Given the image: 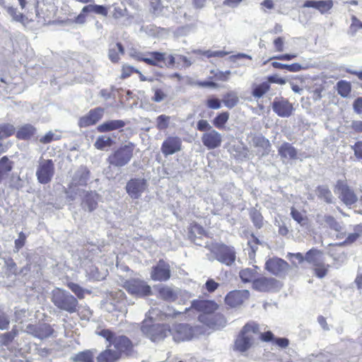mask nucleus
<instances>
[{
	"instance_id": "1",
	"label": "nucleus",
	"mask_w": 362,
	"mask_h": 362,
	"mask_svg": "<svg viewBox=\"0 0 362 362\" xmlns=\"http://www.w3.org/2000/svg\"><path fill=\"white\" fill-rule=\"evenodd\" d=\"M226 324V318H202L194 323L171 322L170 336L175 343L189 341L204 334L209 327L219 329Z\"/></svg>"
},
{
	"instance_id": "2",
	"label": "nucleus",
	"mask_w": 362,
	"mask_h": 362,
	"mask_svg": "<svg viewBox=\"0 0 362 362\" xmlns=\"http://www.w3.org/2000/svg\"><path fill=\"white\" fill-rule=\"evenodd\" d=\"M141 330L152 342H161L170 336L171 322H161L154 318H145L141 322Z\"/></svg>"
},
{
	"instance_id": "3",
	"label": "nucleus",
	"mask_w": 362,
	"mask_h": 362,
	"mask_svg": "<svg viewBox=\"0 0 362 362\" xmlns=\"http://www.w3.org/2000/svg\"><path fill=\"white\" fill-rule=\"evenodd\" d=\"M259 334V325L255 322L247 323L237 336L234 350L240 353L248 351L254 344L255 337Z\"/></svg>"
},
{
	"instance_id": "4",
	"label": "nucleus",
	"mask_w": 362,
	"mask_h": 362,
	"mask_svg": "<svg viewBox=\"0 0 362 362\" xmlns=\"http://www.w3.org/2000/svg\"><path fill=\"white\" fill-rule=\"evenodd\" d=\"M135 144L131 141L122 144L113 151L107 158V162L114 168H122L127 165L134 156Z\"/></svg>"
},
{
	"instance_id": "5",
	"label": "nucleus",
	"mask_w": 362,
	"mask_h": 362,
	"mask_svg": "<svg viewBox=\"0 0 362 362\" xmlns=\"http://www.w3.org/2000/svg\"><path fill=\"white\" fill-rule=\"evenodd\" d=\"M95 334L105 338L110 343V346L112 345L115 349V351L119 352V356L122 353L128 354L132 350V342L125 336L115 337L108 329H97Z\"/></svg>"
},
{
	"instance_id": "6",
	"label": "nucleus",
	"mask_w": 362,
	"mask_h": 362,
	"mask_svg": "<svg viewBox=\"0 0 362 362\" xmlns=\"http://www.w3.org/2000/svg\"><path fill=\"white\" fill-rule=\"evenodd\" d=\"M52 300L59 309L73 313L78 306L77 299L69 292L60 288H56L52 291Z\"/></svg>"
},
{
	"instance_id": "7",
	"label": "nucleus",
	"mask_w": 362,
	"mask_h": 362,
	"mask_svg": "<svg viewBox=\"0 0 362 362\" xmlns=\"http://www.w3.org/2000/svg\"><path fill=\"white\" fill-rule=\"evenodd\" d=\"M215 259L228 267L232 266L236 259V251L233 246L217 244L212 250Z\"/></svg>"
},
{
	"instance_id": "8",
	"label": "nucleus",
	"mask_w": 362,
	"mask_h": 362,
	"mask_svg": "<svg viewBox=\"0 0 362 362\" xmlns=\"http://www.w3.org/2000/svg\"><path fill=\"white\" fill-rule=\"evenodd\" d=\"M123 287L129 294L136 298H144L151 293V286L146 281L139 279L127 280L124 283Z\"/></svg>"
},
{
	"instance_id": "9",
	"label": "nucleus",
	"mask_w": 362,
	"mask_h": 362,
	"mask_svg": "<svg viewBox=\"0 0 362 362\" xmlns=\"http://www.w3.org/2000/svg\"><path fill=\"white\" fill-rule=\"evenodd\" d=\"M54 164L52 159L41 161L36 170L35 175L39 183L47 185L49 183L54 175Z\"/></svg>"
},
{
	"instance_id": "10",
	"label": "nucleus",
	"mask_w": 362,
	"mask_h": 362,
	"mask_svg": "<svg viewBox=\"0 0 362 362\" xmlns=\"http://www.w3.org/2000/svg\"><path fill=\"white\" fill-rule=\"evenodd\" d=\"M109 8L110 6H104L90 3L89 4L86 5L82 8L80 13L76 17H75L74 22L80 25L84 24L86 21V14L89 13H93L104 17H107L108 15Z\"/></svg>"
},
{
	"instance_id": "11",
	"label": "nucleus",
	"mask_w": 362,
	"mask_h": 362,
	"mask_svg": "<svg viewBox=\"0 0 362 362\" xmlns=\"http://www.w3.org/2000/svg\"><path fill=\"white\" fill-rule=\"evenodd\" d=\"M148 186L147 180L142 177H134L127 181L125 190L132 199H139Z\"/></svg>"
},
{
	"instance_id": "12",
	"label": "nucleus",
	"mask_w": 362,
	"mask_h": 362,
	"mask_svg": "<svg viewBox=\"0 0 362 362\" xmlns=\"http://www.w3.org/2000/svg\"><path fill=\"white\" fill-rule=\"evenodd\" d=\"M265 269L274 276L283 277L288 272L290 266L284 259L274 257L266 261Z\"/></svg>"
},
{
	"instance_id": "13",
	"label": "nucleus",
	"mask_w": 362,
	"mask_h": 362,
	"mask_svg": "<svg viewBox=\"0 0 362 362\" xmlns=\"http://www.w3.org/2000/svg\"><path fill=\"white\" fill-rule=\"evenodd\" d=\"M272 107L275 114L284 118L291 117L295 110L293 104L287 98L282 96L274 98L272 103Z\"/></svg>"
},
{
	"instance_id": "14",
	"label": "nucleus",
	"mask_w": 362,
	"mask_h": 362,
	"mask_svg": "<svg viewBox=\"0 0 362 362\" xmlns=\"http://www.w3.org/2000/svg\"><path fill=\"white\" fill-rule=\"evenodd\" d=\"M252 287L259 292H274L280 288V282L272 277H260L252 281Z\"/></svg>"
},
{
	"instance_id": "15",
	"label": "nucleus",
	"mask_w": 362,
	"mask_h": 362,
	"mask_svg": "<svg viewBox=\"0 0 362 362\" xmlns=\"http://www.w3.org/2000/svg\"><path fill=\"white\" fill-rule=\"evenodd\" d=\"M151 278L155 281H166L171 276L170 267L163 259H160L156 265L151 267Z\"/></svg>"
},
{
	"instance_id": "16",
	"label": "nucleus",
	"mask_w": 362,
	"mask_h": 362,
	"mask_svg": "<svg viewBox=\"0 0 362 362\" xmlns=\"http://www.w3.org/2000/svg\"><path fill=\"white\" fill-rule=\"evenodd\" d=\"M335 190L340 193L339 199L346 206H351L358 201L357 196L354 190L344 180H337Z\"/></svg>"
},
{
	"instance_id": "17",
	"label": "nucleus",
	"mask_w": 362,
	"mask_h": 362,
	"mask_svg": "<svg viewBox=\"0 0 362 362\" xmlns=\"http://www.w3.org/2000/svg\"><path fill=\"white\" fill-rule=\"evenodd\" d=\"M218 308L217 303L212 300L194 299L191 301V308L204 315H211Z\"/></svg>"
},
{
	"instance_id": "18",
	"label": "nucleus",
	"mask_w": 362,
	"mask_h": 362,
	"mask_svg": "<svg viewBox=\"0 0 362 362\" xmlns=\"http://www.w3.org/2000/svg\"><path fill=\"white\" fill-rule=\"evenodd\" d=\"M250 297L248 290H234L230 291L225 297V303L230 308L241 305Z\"/></svg>"
},
{
	"instance_id": "19",
	"label": "nucleus",
	"mask_w": 362,
	"mask_h": 362,
	"mask_svg": "<svg viewBox=\"0 0 362 362\" xmlns=\"http://www.w3.org/2000/svg\"><path fill=\"white\" fill-rule=\"evenodd\" d=\"M104 109L102 107L91 109L86 115L79 118L78 125L81 128L94 125L102 119Z\"/></svg>"
},
{
	"instance_id": "20",
	"label": "nucleus",
	"mask_w": 362,
	"mask_h": 362,
	"mask_svg": "<svg viewBox=\"0 0 362 362\" xmlns=\"http://www.w3.org/2000/svg\"><path fill=\"white\" fill-rule=\"evenodd\" d=\"M182 149V140L177 136H168L161 145V152L165 156L173 155Z\"/></svg>"
},
{
	"instance_id": "21",
	"label": "nucleus",
	"mask_w": 362,
	"mask_h": 362,
	"mask_svg": "<svg viewBox=\"0 0 362 362\" xmlns=\"http://www.w3.org/2000/svg\"><path fill=\"white\" fill-rule=\"evenodd\" d=\"M26 331L34 337L42 339L50 337L53 334L54 329L48 324L39 323L37 325H28Z\"/></svg>"
},
{
	"instance_id": "22",
	"label": "nucleus",
	"mask_w": 362,
	"mask_h": 362,
	"mask_svg": "<svg viewBox=\"0 0 362 362\" xmlns=\"http://www.w3.org/2000/svg\"><path fill=\"white\" fill-rule=\"evenodd\" d=\"M202 142L209 150L214 149L221 146L222 136L219 132L212 129L202 135Z\"/></svg>"
},
{
	"instance_id": "23",
	"label": "nucleus",
	"mask_w": 362,
	"mask_h": 362,
	"mask_svg": "<svg viewBox=\"0 0 362 362\" xmlns=\"http://www.w3.org/2000/svg\"><path fill=\"white\" fill-rule=\"evenodd\" d=\"M99 195L93 191L84 192V195L82 197L81 206V208L90 213L95 211L98 204Z\"/></svg>"
},
{
	"instance_id": "24",
	"label": "nucleus",
	"mask_w": 362,
	"mask_h": 362,
	"mask_svg": "<svg viewBox=\"0 0 362 362\" xmlns=\"http://www.w3.org/2000/svg\"><path fill=\"white\" fill-rule=\"evenodd\" d=\"M333 6L332 0H307L304 2L303 7L313 8L319 11L322 14L325 13Z\"/></svg>"
},
{
	"instance_id": "25",
	"label": "nucleus",
	"mask_w": 362,
	"mask_h": 362,
	"mask_svg": "<svg viewBox=\"0 0 362 362\" xmlns=\"http://www.w3.org/2000/svg\"><path fill=\"white\" fill-rule=\"evenodd\" d=\"M90 170L86 166L81 165L74 173L72 177V184L75 185L86 186L90 178Z\"/></svg>"
},
{
	"instance_id": "26",
	"label": "nucleus",
	"mask_w": 362,
	"mask_h": 362,
	"mask_svg": "<svg viewBox=\"0 0 362 362\" xmlns=\"http://www.w3.org/2000/svg\"><path fill=\"white\" fill-rule=\"evenodd\" d=\"M127 122L122 119H110L104 122L97 127V131L100 133L108 132L123 128Z\"/></svg>"
},
{
	"instance_id": "27",
	"label": "nucleus",
	"mask_w": 362,
	"mask_h": 362,
	"mask_svg": "<svg viewBox=\"0 0 362 362\" xmlns=\"http://www.w3.org/2000/svg\"><path fill=\"white\" fill-rule=\"evenodd\" d=\"M317 222L320 225H322L325 223L327 227L337 232H339L342 230L341 224L331 215L322 216L318 214L317 216Z\"/></svg>"
},
{
	"instance_id": "28",
	"label": "nucleus",
	"mask_w": 362,
	"mask_h": 362,
	"mask_svg": "<svg viewBox=\"0 0 362 362\" xmlns=\"http://www.w3.org/2000/svg\"><path fill=\"white\" fill-rule=\"evenodd\" d=\"M253 145L262 150L261 156L269 155L271 151V144L269 141L262 135L255 136L252 139Z\"/></svg>"
},
{
	"instance_id": "29",
	"label": "nucleus",
	"mask_w": 362,
	"mask_h": 362,
	"mask_svg": "<svg viewBox=\"0 0 362 362\" xmlns=\"http://www.w3.org/2000/svg\"><path fill=\"white\" fill-rule=\"evenodd\" d=\"M279 156L283 158L294 160L297 158V150L290 143L284 142L278 148Z\"/></svg>"
},
{
	"instance_id": "30",
	"label": "nucleus",
	"mask_w": 362,
	"mask_h": 362,
	"mask_svg": "<svg viewBox=\"0 0 362 362\" xmlns=\"http://www.w3.org/2000/svg\"><path fill=\"white\" fill-rule=\"evenodd\" d=\"M37 132L36 128L30 124H25L18 129L16 137L21 140H29Z\"/></svg>"
},
{
	"instance_id": "31",
	"label": "nucleus",
	"mask_w": 362,
	"mask_h": 362,
	"mask_svg": "<svg viewBox=\"0 0 362 362\" xmlns=\"http://www.w3.org/2000/svg\"><path fill=\"white\" fill-rule=\"evenodd\" d=\"M272 66L278 69H286L289 72H298L301 70H305L308 69V66L303 65L299 63H293L291 64H286L280 63L278 62H272Z\"/></svg>"
},
{
	"instance_id": "32",
	"label": "nucleus",
	"mask_w": 362,
	"mask_h": 362,
	"mask_svg": "<svg viewBox=\"0 0 362 362\" xmlns=\"http://www.w3.org/2000/svg\"><path fill=\"white\" fill-rule=\"evenodd\" d=\"M317 197L327 204H332L334 197L329 187L326 185H318L315 189Z\"/></svg>"
},
{
	"instance_id": "33",
	"label": "nucleus",
	"mask_w": 362,
	"mask_h": 362,
	"mask_svg": "<svg viewBox=\"0 0 362 362\" xmlns=\"http://www.w3.org/2000/svg\"><path fill=\"white\" fill-rule=\"evenodd\" d=\"M257 269H259L257 266H254L253 268L241 269L239 272V276L244 283L253 281L258 274Z\"/></svg>"
},
{
	"instance_id": "34",
	"label": "nucleus",
	"mask_w": 362,
	"mask_h": 362,
	"mask_svg": "<svg viewBox=\"0 0 362 362\" xmlns=\"http://www.w3.org/2000/svg\"><path fill=\"white\" fill-rule=\"evenodd\" d=\"M13 162L4 156L0 158V183L5 176H6L13 169Z\"/></svg>"
},
{
	"instance_id": "35",
	"label": "nucleus",
	"mask_w": 362,
	"mask_h": 362,
	"mask_svg": "<svg viewBox=\"0 0 362 362\" xmlns=\"http://www.w3.org/2000/svg\"><path fill=\"white\" fill-rule=\"evenodd\" d=\"M115 144V141L108 136L100 135L95 141L94 146L100 151H105L107 148L111 147Z\"/></svg>"
},
{
	"instance_id": "36",
	"label": "nucleus",
	"mask_w": 362,
	"mask_h": 362,
	"mask_svg": "<svg viewBox=\"0 0 362 362\" xmlns=\"http://www.w3.org/2000/svg\"><path fill=\"white\" fill-rule=\"evenodd\" d=\"M124 48L123 45L121 42H117L114 47L109 49L108 57L112 62L116 63L119 59V54H124Z\"/></svg>"
},
{
	"instance_id": "37",
	"label": "nucleus",
	"mask_w": 362,
	"mask_h": 362,
	"mask_svg": "<svg viewBox=\"0 0 362 362\" xmlns=\"http://www.w3.org/2000/svg\"><path fill=\"white\" fill-rule=\"evenodd\" d=\"M119 352H115L112 349H107L102 352L98 357V362H115L119 359Z\"/></svg>"
},
{
	"instance_id": "38",
	"label": "nucleus",
	"mask_w": 362,
	"mask_h": 362,
	"mask_svg": "<svg viewBox=\"0 0 362 362\" xmlns=\"http://www.w3.org/2000/svg\"><path fill=\"white\" fill-rule=\"evenodd\" d=\"M355 232L348 235L345 240L336 243L334 245L344 246L354 243L362 234V226L357 225L354 228Z\"/></svg>"
},
{
	"instance_id": "39",
	"label": "nucleus",
	"mask_w": 362,
	"mask_h": 362,
	"mask_svg": "<svg viewBox=\"0 0 362 362\" xmlns=\"http://www.w3.org/2000/svg\"><path fill=\"white\" fill-rule=\"evenodd\" d=\"M270 88L268 82L264 81L257 85H253L252 89V95L256 98H262Z\"/></svg>"
},
{
	"instance_id": "40",
	"label": "nucleus",
	"mask_w": 362,
	"mask_h": 362,
	"mask_svg": "<svg viewBox=\"0 0 362 362\" xmlns=\"http://www.w3.org/2000/svg\"><path fill=\"white\" fill-rule=\"evenodd\" d=\"M71 360L74 362H93V354L89 351H83L72 356Z\"/></svg>"
},
{
	"instance_id": "41",
	"label": "nucleus",
	"mask_w": 362,
	"mask_h": 362,
	"mask_svg": "<svg viewBox=\"0 0 362 362\" xmlns=\"http://www.w3.org/2000/svg\"><path fill=\"white\" fill-rule=\"evenodd\" d=\"M291 216L292 218L296 221L300 226L307 228L308 226V219L306 216L303 215L300 211L292 207L291 210Z\"/></svg>"
},
{
	"instance_id": "42",
	"label": "nucleus",
	"mask_w": 362,
	"mask_h": 362,
	"mask_svg": "<svg viewBox=\"0 0 362 362\" xmlns=\"http://www.w3.org/2000/svg\"><path fill=\"white\" fill-rule=\"evenodd\" d=\"M67 286L79 299L83 298L86 293L90 294L91 293L90 291L83 288L79 284L74 282H69Z\"/></svg>"
},
{
	"instance_id": "43",
	"label": "nucleus",
	"mask_w": 362,
	"mask_h": 362,
	"mask_svg": "<svg viewBox=\"0 0 362 362\" xmlns=\"http://www.w3.org/2000/svg\"><path fill=\"white\" fill-rule=\"evenodd\" d=\"M337 93L342 98H347L351 90V86L349 82L346 81H339L337 83Z\"/></svg>"
},
{
	"instance_id": "44",
	"label": "nucleus",
	"mask_w": 362,
	"mask_h": 362,
	"mask_svg": "<svg viewBox=\"0 0 362 362\" xmlns=\"http://www.w3.org/2000/svg\"><path fill=\"white\" fill-rule=\"evenodd\" d=\"M239 99L234 92H228L223 95V103L228 108L234 107L238 103Z\"/></svg>"
},
{
	"instance_id": "45",
	"label": "nucleus",
	"mask_w": 362,
	"mask_h": 362,
	"mask_svg": "<svg viewBox=\"0 0 362 362\" xmlns=\"http://www.w3.org/2000/svg\"><path fill=\"white\" fill-rule=\"evenodd\" d=\"M229 119V113L228 112H222L218 113L213 119V124L218 129H223Z\"/></svg>"
},
{
	"instance_id": "46",
	"label": "nucleus",
	"mask_w": 362,
	"mask_h": 362,
	"mask_svg": "<svg viewBox=\"0 0 362 362\" xmlns=\"http://www.w3.org/2000/svg\"><path fill=\"white\" fill-rule=\"evenodd\" d=\"M204 235H205V230L201 225L197 223L191 224L188 233V237L189 239H194V238H195Z\"/></svg>"
},
{
	"instance_id": "47",
	"label": "nucleus",
	"mask_w": 362,
	"mask_h": 362,
	"mask_svg": "<svg viewBox=\"0 0 362 362\" xmlns=\"http://www.w3.org/2000/svg\"><path fill=\"white\" fill-rule=\"evenodd\" d=\"M15 132V127L13 124L4 123L0 124V139L11 136Z\"/></svg>"
},
{
	"instance_id": "48",
	"label": "nucleus",
	"mask_w": 362,
	"mask_h": 362,
	"mask_svg": "<svg viewBox=\"0 0 362 362\" xmlns=\"http://www.w3.org/2000/svg\"><path fill=\"white\" fill-rule=\"evenodd\" d=\"M170 122V117L165 115H160L156 117V128L160 130L166 129Z\"/></svg>"
},
{
	"instance_id": "49",
	"label": "nucleus",
	"mask_w": 362,
	"mask_h": 362,
	"mask_svg": "<svg viewBox=\"0 0 362 362\" xmlns=\"http://www.w3.org/2000/svg\"><path fill=\"white\" fill-rule=\"evenodd\" d=\"M250 218L257 228H261L263 226V217L261 213L257 209L251 210L250 213Z\"/></svg>"
},
{
	"instance_id": "50",
	"label": "nucleus",
	"mask_w": 362,
	"mask_h": 362,
	"mask_svg": "<svg viewBox=\"0 0 362 362\" xmlns=\"http://www.w3.org/2000/svg\"><path fill=\"white\" fill-rule=\"evenodd\" d=\"M86 272L89 279L100 281L103 279V276L100 274L98 269L94 265L88 267L86 269Z\"/></svg>"
},
{
	"instance_id": "51",
	"label": "nucleus",
	"mask_w": 362,
	"mask_h": 362,
	"mask_svg": "<svg viewBox=\"0 0 362 362\" xmlns=\"http://www.w3.org/2000/svg\"><path fill=\"white\" fill-rule=\"evenodd\" d=\"M6 11L12 17L13 21L23 23L25 16L22 13L18 12L16 8L9 6Z\"/></svg>"
},
{
	"instance_id": "52",
	"label": "nucleus",
	"mask_w": 362,
	"mask_h": 362,
	"mask_svg": "<svg viewBox=\"0 0 362 362\" xmlns=\"http://www.w3.org/2000/svg\"><path fill=\"white\" fill-rule=\"evenodd\" d=\"M148 55L153 57L154 62L157 64L156 66L163 67L160 63H164L165 60H166L165 53L156 51L148 52Z\"/></svg>"
},
{
	"instance_id": "53",
	"label": "nucleus",
	"mask_w": 362,
	"mask_h": 362,
	"mask_svg": "<svg viewBox=\"0 0 362 362\" xmlns=\"http://www.w3.org/2000/svg\"><path fill=\"white\" fill-rule=\"evenodd\" d=\"M160 296L165 300L173 299L175 296V292L168 286H162L159 288Z\"/></svg>"
},
{
	"instance_id": "54",
	"label": "nucleus",
	"mask_w": 362,
	"mask_h": 362,
	"mask_svg": "<svg viewBox=\"0 0 362 362\" xmlns=\"http://www.w3.org/2000/svg\"><path fill=\"white\" fill-rule=\"evenodd\" d=\"M163 9L160 0H151L150 10L156 16L160 15Z\"/></svg>"
},
{
	"instance_id": "55",
	"label": "nucleus",
	"mask_w": 362,
	"mask_h": 362,
	"mask_svg": "<svg viewBox=\"0 0 362 362\" xmlns=\"http://www.w3.org/2000/svg\"><path fill=\"white\" fill-rule=\"evenodd\" d=\"M206 105L213 110H218L221 107V100L212 95L206 100Z\"/></svg>"
},
{
	"instance_id": "56",
	"label": "nucleus",
	"mask_w": 362,
	"mask_h": 362,
	"mask_svg": "<svg viewBox=\"0 0 362 362\" xmlns=\"http://www.w3.org/2000/svg\"><path fill=\"white\" fill-rule=\"evenodd\" d=\"M59 135H56L52 131L48 132L45 135L40 139V142L43 144H49L52 141L59 140L60 139Z\"/></svg>"
},
{
	"instance_id": "57",
	"label": "nucleus",
	"mask_w": 362,
	"mask_h": 362,
	"mask_svg": "<svg viewBox=\"0 0 362 362\" xmlns=\"http://www.w3.org/2000/svg\"><path fill=\"white\" fill-rule=\"evenodd\" d=\"M267 82L270 83H276L279 85H284L286 80L284 78L280 77L278 74L269 75L267 77Z\"/></svg>"
},
{
	"instance_id": "58",
	"label": "nucleus",
	"mask_w": 362,
	"mask_h": 362,
	"mask_svg": "<svg viewBox=\"0 0 362 362\" xmlns=\"http://www.w3.org/2000/svg\"><path fill=\"white\" fill-rule=\"evenodd\" d=\"M25 240V234L23 232H21L18 234V238L15 240V252H18L24 246Z\"/></svg>"
},
{
	"instance_id": "59",
	"label": "nucleus",
	"mask_w": 362,
	"mask_h": 362,
	"mask_svg": "<svg viewBox=\"0 0 362 362\" xmlns=\"http://www.w3.org/2000/svg\"><path fill=\"white\" fill-rule=\"evenodd\" d=\"M153 91L154 95L151 98L153 102L160 103L166 98V94L161 89L156 88Z\"/></svg>"
},
{
	"instance_id": "60",
	"label": "nucleus",
	"mask_w": 362,
	"mask_h": 362,
	"mask_svg": "<svg viewBox=\"0 0 362 362\" xmlns=\"http://www.w3.org/2000/svg\"><path fill=\"white\" fill-rule=\"evenodd\" d=\"M320 254H321V252L319 250L312 248L305 253V259L308 262H313L315 260V257Z\"/></svg>"
},
{
	"instance_id": "61",
	"label": "nucleus",
	"mask_w": 362,
	"mask_h": 362,
	"mask_svg": "<svg viewBox=\"0 0 362 362\" xmlns=\"http://www.w3.org/2000/svg\"><path fill=\"white\" fill-rule=\"evenodd\" d=\"M197 129L201 132H210L211 130H212L211 126L206 120L204 119H200L197 122Z\"/></svg>"
},
{
	"instance_id": "62",
	"label": "nucleus",
	"mask_w": 362,
	"mask_h": 362,
	"mask_svg": "<svg viewBox=\"0 0 362 362\" xmlns=\"http://www.w3.org/2000/svg\"><path fill=\"white\" fill-rule=\"evenodd\" d=\"M219 286V284L216 282L212 279H209L206 283H205V288L209 291V293L214 292L218 287Z\"/></svg>"
},
{
	"instance_id": "63",
	"label": "nucleus",
	"mask_w": 362,
	"mask_h": 362,
	"mask_svg": "<svg viewBox=\"0 0 362 362\" xmlns=\"http://www.w3.org/2000/svg\"><path fill=\"white\" fill-rule=\"evenodd\" d=\"M352 148L354 151L355 156L362 160V141H357L353 146Z\"/></svg>"
},
{
	"instance_id": "64",
	"label": "nucleus",
	"mask_w": 362,
	"mask_h": 362,
	"mask_svg": "<svg viewBox=\"0 0 362 362\" xmlns=\"http://www.w3.org/2000/svg\"><path fill=\"white\" fill-rule=\"evenodd\" d=\"M353 108L357 114H362V98H356L353 103Z\"/></svg>"
}]
</instances>
